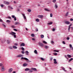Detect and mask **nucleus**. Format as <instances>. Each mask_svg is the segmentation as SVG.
I'll return each mask as SVG.
<instances>
[{
  "instance_id": "obj_1",
  "label": "nucleus",
  "mask_w": 73,
  "mask_h": 73,
  "mask_svg": "<svg viewBox=\"0 0 73 73\" xmlns=\"http://www.w3.org/2000/svg\"><path fill=\"white\" fill-rule=\"evenodd\" d=\"M11 33H10L9 34H10L11 35H13V36L14 35V37L15 38H16V33L14 32H12V31H11Z\"/></svg>"
},
{
  "instance_id": "obj_2",
  "label": "nucleus",
  "mask_w": 73,
  "mask_h": 73,
  "mask_svg": "<svg viewBox=\"0 0 73 73\" xmlns=\"http://www.w3.org/2000/svg\"><path fill=\"white\" fill-rule=\"evenodd\" d=\"M1 70L2 72L5 71L6 70L5 68L3 66L1 68Z\"/></svg>"
},
{
  "instance_id": "obj_3",
  "label": "nucleus",
  "mask_w": 73,
  "mask_h": 73,
  "mask_svg": "<svg viewBox=\"0 0 73 73\" xmlns=\"http://www.w3.org/2000/svg\"><path fill=\"white\" fill-rule=\"evenodd\" d=\"M21 60H26L27 61H28V60H29L28 58L23 57H22L21 58Z\"/></svg>"
},
{
  "instance_id": "obj_4",
  "label": "nucleus",
  "mask_w": 73,
  "mask_h": 73,
  "mask_svg": "<svg viewBox=\"0 0 73 73\" xmlns=\"http://www.w3.org/2000/svg\"><path fill=\"white\" fill-rule=\"evenodd\" d=\"M65 24H67V25H69V24H70V22L68 21H66L65 22Z\"/></svg>"
},
{
  "instance_id": "obj_5",
  "label": "nucleus",
  "mask_w": 73,
  "mask_h": 73,
  "mask_svg": "<svg viewBox=\"0 0 73 73\" xmlns=\"http://www.w3.org/2000/svg\"><path fill=\"white\" fill-rule=\"evenodd\" d=\"M38 17L39 18H41V19H42L44 17V16L42 15H38Z\"/></svg>"
},
{
  "instance_id": "obj_6",
  "label": "nucleus",
  "mask_w": 73,
  "mask_h": 73,
  "mask_svg": "<svg viewBox=\"0 0 73 73\" xmlns=\"http://www.w3.org/2000/svg\"><path fill=\"white\" fill-rule=\"evenodd\" d=\"M22 16H23V18H24L25 20H26L27 18H26V17H25V14H22Z\"/></svg>"
},
{
  "instance_id": "obj_7",
  "label": "nucleus",
  "mask_w": 73,
  "mask_h": 73,
  "mask_svg": "<svg viewBox=\"0 0 73 73\" xmlns=\"http://www.w3.org/2000/svg\"><path fill=\"white\" fill-rule=\"evenodd\" d=\"M22 16H23V18H24L25 20H26L27 18H26V17H25V14H22Z\"/></svg>"
},
{
  "instance_id": "obj_8",
  "label": "nucleus",
  "mask_w": 73,
  "mask_h": 73,
  "mask_svg": "<svg viewBox=\"0 0 73 73\" xmlns=\"http://www.w3.org/2000/svg\"><path fill=\"white\" fill-rule=\"evenodd\" d=\"M4 3H5V4L8 5L9 4V3L8 2H6L5 1H3Z\"/></svg>"
},
{
  "instance_id": "obj_9",
  "label": "nucleus",
  "mask_w": 73,
  "mask_h": 73,
  "mask_svg": "<svg viewBox=\"0 0 73 73\" xmlns=\"http://www.w3.org/2000/svg\"><path fill=\"white\" fill-rule=\"evenodd\" d=\"M38 44L40 45V46H44V44H43V43H42L41 42H39L38 43Z\"/></svg>"
},
{
  "instance_id": "obj_10",
  "label": "nucleus",
  "mask_w": 73,
  "mask_h": 73,
  "mask_svg": "<svg viewBox=\"0 0 73 73\" xmlns=\"http://www.w3.org/2000/svg\"><path fill=\"white\" fill-rule=\"evenodd\" d=\"M13 69L12 68H10L9 69V73H11V72H12V71Z\"/></svg>"
},
{
  "instance_id": "obj_11",
  "label": "nucleus",
  "mask_w": 73,
  "mask_h": 73,
  "mask_svg": "<svg viewBox=\"0 0 73 73\" xmlns=\"http://www.w3.org/2000/svg\"><path fill=\"white\" fill-rule=\"evenodd\" d=\"M22 56H23V55L21 54H19L17 56V57H19V58L22 57Z\"/></svg>"
},
{
  "instance_id": "obj_12",
  "label": "nucleus",
  "mask_w": 73,
  "mask_h": 73,
  "mask_svg": "<svg viewBox=\"0 0 73 73\" xmlns=\"http://www.w3.org/2000/svg\"><path fill=\"white\" fill-rule=\"evenodd\" d=\"M21 46H25V44L23 43L21 44Z\"/></svg>"
},
{
  "instance_id": "obj_13",
  "label": "nucleus",
  "mask_w": 73,
  "mask_h": 73,
  "mask_svg": "<svg viewBox=\"0 0 73 73\" xmlns=\"http://www.w3.org/2000/svg\"><path fill=\"white\" fill-rule=\"evenodd\" d=\"M30 69L29 68H26V69L25 70V71H28V70H29Z\"/></svg>"
},
{
  "instance_id": "obj_14",
  "label": "nucleus",
  "mask_w": 73,
  "mask_h": 73,
  "mask_svg": "<svg viewBox=\"0 0 73 73\" xmlns=\"http://www.w3.org/2000/svg\"><path fill=\"white\" fill-rule=\"evenodd\" d=\"M67 56L68 57H69V58H71V57H72V56L68 54Z\"/></svg>"
},
{
  "instance_id": "obj_15",
  "label": "nucleus",
  "mask_w": 73,
  "mask_h": 73,
  "mask_svg": "<svg viewBox=\"0 0 73 73\" xmlns=\"http://www.w3.org/2000/svg\"><path fill=\"white\" fill-rule=\"evenodd\" d=\"M32 69L33 70H34L35 71H37V69H36V68H32Z\"/></svg>"
},
{
  "instance_id": "obj_16",
  "label": "nucleus",
  "mask_w": 73,
  "mask_h": 73,
  "mask_svg": "<svg viewBox=\"0 0 73 73\" xmlns=\"http://www.w3.org/2000/svg\"><path fill=\"white\" fill-rule=\"evenodd\" d=\"M44 10L45 11H48V12H49V11H50V10H48V9H45Z\"/></svg>"
},
{
  "instance_id": "obj_17",
  "label": "nucleus",
  "mask_w": 73,
  "mask_h": 73,
  "mask_svg": "<svg viewBox=\"0 0 73 73\" xmlns=\"http://www.w3.org/2000/svg\"><path fill=\"white\" fill-rule=\"evenodd\" d=\"M15 25H17L18 24H19V22H15Z\"/></svg>"
},
{
  "instance_id": "obj_18",
  "label": "nucleus",
  "mask_w": 73,
  "mask_h": 73,
  "mask_svg": "<svg viewBox=\"0 0 73 73\" xmlns=\"http://www.w3.org/2000/svg\"><path fill=\"white\" fill-rule=\"evenodd\" d=\"M13 48H14V49H17V47L15 46H13Z\"/></svg>"
},
{
  "instance_id": "obj_19",
  "label": "nucleus",
  "mask_w": 73,
  "mask_h": 73,
  "mask_svg": "<svg viewBox=\"0 0 73 73\" xmlns=\"http://www.w3.org/2000/svg\"><path fill=\"white\" fill-rule=\"evenodd\" d=\"M23 66H27V65H27V64H23Z\"/></svg>"
},
{
  "instance_id": "obj_20",
  "label": "nucleus",
  "mask_w": 73,
  "mask_h": 73,
  "mask_svg": "<svg viewBox=\"0 0 73 73\" xmlns=\"http://www.w3.org/2000/svg\"><path fill=\"white\" fill-rule=\"evenodd\" d=\"M6 22L7 23H11V21L9 20H7L6 21Z\"/></svg>"
},
{
  "instance_id": "obj_21",
  "label": "nucleus",
  "mask_w": 73,
  "mask_h": 73,
  "mask_svg": "<svg viewBox=\"0 0 73 73\" xmlns=\"http://www.w3.org/2000/svg\"><path fill=\"white\" fill-rule=\"evenodd\" d=\"M34 52L35 53H36V54H37V50H35L34 51Z\"/></svg>"
},
{
  "instance_id": "obj_22",
  "label": "nucleus",
  "mask_w": 73,
  "mask_h": 73,
  "mask_svg": "<svg viewBox=\"0 0 73 73\" xmlns=\"http://www.w3.org/2000/svg\"><path fill=\"white\" fill-rule=\"evenodd\" d=\"M7 44H9L10 43V41L9 40H7Z\"/></svg>"
},
{
  "instance_id": "obj_23",
  "label": "nucleus",
  "mask_w": 73,
  "mask_h": 73,
  "mask_svg": "<svg viewBox=\"0 0 73 73\" xmlns=\"http://www.w3.org/2000/svg\"><path fill=\"white\" fill-rule=\"evenodd\" d=\"M73 60V58H72L70 59L69 60L68 62H70V61H72Z\"/></svg>"
},
{
  "instance_id": "obj_24",
  "label": "nucleus",
  "mask_w": 73,
  "mask_h": 73,
  "mask_svg": "<svg viewBox=\"0 0 73 73\" xmlns=\"http://www.w3.org/2000/svg\"><path fill=\"white\" fill-rule=\"evenodd\" d=\"M27 11L29 12H31V10L30 9H28L27 10Z\"/></svg>"
},
{
  "instance_id": "obj_25",
  "label": "nucleus",
  "mask_w": 73,
  "mask_h": 73,
  "mask_svg": "<svg viewBox=\"0 0 73 73\" xmlns=\"http://www.w3.org/2000/svg\"><path fill=\"white\" fill-rule=\"evenodd\" d=\"M26 53L27 55H28V53H29V52H28V51H26Z\"/></svg>"
},
{
  "instance_id": "obj_26",
  "label": "nucleus",
  "mask_w": 73,
  "mask_h": 73,
  "mask_svg": "<svg viewBox=\"0 0 73 73\" xmlns=\"http://www.w3.org/2000/svg\"><path fill=\"white\" fill-rule=\"evenodd\" d=\"M53 24L52 22H50L48 23V25H51V24Z\"/></svg>"
},
{
  "instance_id": "obj_27",
  "label": "nucleus",
  "mask_w": 73,
  "mask_h": 73,
  "mask_svg": "<svg viewBox=\"0 0 73 73\" xmlns=\"http://www.w3.org/2000/svg\"><path fill=\"white\" fill-rule=\"evenodd\" d=\"M62 70H64V71L65 72H66V70H65V69L64 68H62Z\"/></svg>"
},
{
  "instance_id": "obj_28",
  "label": "nucleus",
  "mask_w": 73,
  "mask_h": 73,
  "mask_svg": "<svg viewBox=\"0 0 73 73\" xmlns=\"http://www.w3.org/2000/svg\"><path fill=\"white\" fill-rule=\"evenodd\" d=\"M44 48H45V49H47V48H49V46H44Z\"/></svg>"
},
{
  "instance_id": "obj_29",
  "label": "nucleus",
  "mask_w": 73,
  "mask_h": 73,
  "mask_svg": "<svg viewBox=\"0 0 73 73\" xmlns=\"http://www.w3.org/2000/svg\"><path fill=\"white\" fill-rule=\"evenodd\" d=\"M11 27H12V28H15V26L14 25L11 26Z\"/></svg>"
},
{
  "instance_id": "obj_30",
  "label": "nucleus",
  "mask_w": 73,
  "mask_h": 73,
  "mask_svg": "<svg viewBox=\"0 0 73 73\" xmlns=\"http://www.w3.org/2000/svg\"><path fill=\"white\" fill-rule=\"evenodd\" d=\"M35 21H37V22H38V21H39V19H36L35 20Z\"/></svg>"
},
{
  "instance_id": "obj_31",
  "label": "nucleus",
  "mask_w": 73,
  "mask_h": 73,
  "mask_svg": "<svg viewBox=\"0 0 73 73\" xmlns=\"http://www.w3.org/2000/svg\"><path fill=\"white\" fill-rule=\"evenodd\" d=\"M44 35H41V38H44Z\"/></svg>"
},
{
  "instance_id": "obj_32",
  "label": "nucleus",
  "mask_w": 73,
  "mask_h": 73,
  "mask_svg": "<svg viewBox=\"0 0 73 73\" xmlns=\"http://www.w3.org/2000/svg\"><path fill=\"white\" fill-rule=\"evenodd\" d=\"M42 42L43 43H44V44H47V42H46L45 41H43Z\"/></svg>"
},
{
  "instance_id": "obj_33",
  "label": "nucleus",
  "mask_w": 73,
  "mask_h": 73,
  "mask_svg": "<svg viewBox=\"0 0 73 73\" xmlns=\"http://www.w3.org/2000/svg\"><path fill=\"white\" fill-rule=\"evenodd\" d=\"M68 15V12H67V13L66 14V16H67Z\"/></svg>"
},
{
  "instance_id": "obj_34",
  "label": "nucleus",
  "mask_w": 73,
  "mask_h": 73,
  "mask_svg": "<svg viewBox=\"0 0 73 73\" xmlns=\"http://www.w3.org/2000/svg\"><path fill=\"white\" fill-rule=\"evenodd\" d=\"M40 59H41V60H42V61H44V59L42 58H41Z\"/></svg>"
},
{
  "instance_id": "obj_35",
  "label": "nucleus",
  "mask_w": 73,
  "mask_h": 73,
  "mask_svg": "<svg viewBox=\"0 0 73 73\" xmlns=\"http://www.w3.org/2000/svg\"><path fill=\"white\" fill-rule=\"evenodd\" d=\"M35 31H36V32H38V29H35Z\"/></svg>"
},
{
  "instance_id": "obj_36",
  "label": "nucleus",
  "mask_w": 73,
  "mask_h": 73,
  "mask_svg": "<svg viewBox=\"0 0 73 73\" xmlns=\"http://www.w3.org/2000/svg\"><path fill=\"white\" fill-rule=\"evenodd\" d=\"M54 52H59V51H57V50H54Z\"/></svg>"
},
{
  "instance_id": "obj_37",
  "label": "nucleus",
  "mask_w": 73,
  "mask_h": 73,
  "mask_svg": "<svg viewBox=\"0 0 73 73\" xmlns=\"http://www.w3.org/2000/svg\"><path fill=\"white\" fill-rule=\"evenodd\" d=\"M54 55H55V56H57V53H54L53 54Z\"/></svg>"
},
{
  "instance_id": "obj_38",
  "label": "nucleus",
  "mask_w": 73,
  "mask_h": 73,
  "mask_svg": "<svg viewBox=\"0 0 73 73\" xmlns=\"http://www.w3.org/2000/svg\"><path fill=\"white\" fill-rule=\"evenodd\" d=\"M12 17L13 19H14V18H15V16L14 15H12Z\"/></svg>"
},
{
  "instance_id": "obj_39",
  "label": "nucleus",
  "mask_w": 73,
  "mask_h": 73,
  "mask_svg": "<svg viewBox=\"0 0 73 73\" xmlns=\"http://www.w3.org/2000/svg\"><path fill=\"white\" fill-rule=\"evenodd\" d=\"M53 16V14H52V13H51L50 14V17H52Z\"/></svg>"
},
{
  "instance_id": "obj_40",
  "label": "nucleus",
  "mask_w": 73,
  "mask_h": 73,
  "mask_svg": "<svg viewBox=\"0 0 73 73\" xmlns=\"http://www.w3.org/2000/svg\"><path fill=\"white\" fill-rule=\"evenodd\" d=\"M21 49L22 50H24V48L22 47V48H21Z\"/></svg>"
},
{
  "instance_id": "obj_41",
  "label": "nucleus",
  "mask_w": 73,
  "mask_h": 73,
  "mask_svg": "<svg viewBox=\"0 0 73 73\" xmlns=\"http://www.w3.org/2000/svg\"><path fill=\"white\" fill-rule=\"evenodd\" d=\"M69 46H70V48H72V44H70Z\"/></svg>"
},
{
  "instance_id": "obj_42",
  "label": "nucleus",
  "mask_w": 73,
  "mask_h": 73,
  "mask_svg": "<svg viewBox=\"0 0 73 73\" xmlns=\"http://www.w3.org/2000/svg\"><path fill=\"white\" fill-rule=\"evenodd\" d=\"M53 3H56V0H53Z\"/></svg>"
},
{
  "instance_id": "obj_43",
  "label": "nucleus",
  "mask_w": 73,
  "mask_h": 73,
  "mask_svg": "<svg viewBox=\"0 0 73 73\" xmlns=\"http://www.w3.org/2000/svg\"><path fill=\"white\" fill-rule=\"evenodd\" d=\"M31 36H32V37H34L35 35H34V34H31Z\"/></svg>"
},
{
  "instance_id": "obj_44",
  "label": "nucleus",
  "mask_w": 73,
  "mask_h": 73,
  "mask_svg": "<svg viewBox=\"0 0 73 73\" xmlns=\"http://www.w3.org/2000/svg\"><path fill=\"white\" fill-rule=\"evenodd\" d=\"M54 64H57V61H56L55 62H54Z\"/></svg>"
},
{
  "instance_id": "obj_45",
  "label": "nucleus",
  "mask_w": 73,
  "mask_h": 73,
  "mask_svg": "<svg viewBox=\"0 0 73 73\" xmlns=\"http://www.w3.org/2000/svg\"><path fill=\"white\" fill-rule=\"evenodd\" d=\"M0 6L1 7H4V5L3 4H1V5H0Z\"/></svg>"
},
{
  "instance_id": "obj_46",
  "label": "nucleus",
  "mask_w": 73,
  "mask_h": 73,
  "mask_svg": "<svg viewBox=\"0 0 73 73\" xmlns=\"http://www.w3.org/2000/svg\"><path fill=\"white\" fill-rule=\"evenodd\" d=\"M14 31H17V30L16 29H13Z\"/></svg>"
},
{
  "instance_id": "obj_47",
  "label": "nucleus",
  "mask_w": 73,
  "mask_h": 73,
  "mask_svg": "<svg viewBox=\"0 0 73 73\" xmlns=\"http://www.w3.org/2000/svg\"><path fill=\"white\" fill-rule=\"evenodd\" d=\"M55 7H56V8H57L58 6H57V5H55Z\"/></svg>"
},
{
  "instance_id": "obj_48",
  "label": "nucleus",
  "mask_w": 73,
  "mask_h": 73,
  "mask_svg": "<svg viewBox=\"0 0 73 73\" xmlns=\"http://www.w3.org/2000/svg\"><path fill=\"white\" fill-rule=\"evenodd\" d=\"M52 31H55V29H54V28H53L52 29Z\"/></svg>"
},
{
  "instance_id": "obj_49",
  "label": "nucleus",
  "mask_w": 73,
  "mask_h": 73,
  "mask_svg": "<svg viewBox=\"0 0 73 73\" xmlns=\"http://www.w3.org/2000/svg\"><path fill=\"white\" fill-rule=\"evenodd\" d=\"M66 39L67 40H69L70 38L69 37H68L66 38Z\"/></svg>"
},
{
  "instance_id": "obj_50",
  "label": "nucleus",
  "mask_w": 73,
  "mask_h": 73,
  "mask_svg": "<svg viewBox=\"0 0 73 73\" xmlns=\"http://www.w3.org/2000/svg\"><path fill=\"white\" fill-rule=\"evenodd\" d=\"M14 21H16V17H15V18H14Z\"/></svg>"
},
{
  "instance_id": "obj_51",
  "label": "nucleus",
  "mask_w": 73,
  "mask_h": 73,
  "mask_svg": "<svg viewBox=\"0 0 73 73\" xmlns=\"http://www.w3.org/2000/svg\"><path fill=\"white\" fill-rule=\"evenodd\" d=\"M70 21H73V19L72 18H71L70 19Z\"/></svg>"
},
{
  "instance_id": "obj_52",
  "label": "nucleus",
  "mask_w": 73,
  "mask_h": 73,
  "mask_svg": "<svg viewBox=\"0 0 73 73\" xmlns=\"http://www.w3.org/2000/svg\"><path fill=\"white\" fill-rule=\"evenodd\" d=\"M9 48L10 49H12V47H11V46H10V47H9Z\"/></svg>"
},
{
  "instance_id": "obj_53",
  "label": "nucleus",
  "mask_w": 73,
  "mask_h": 73,
  "mask_svg": "<svg viewBox=\"0 0 73 73\" xmlns=\"http://www.w3.org/2000/svg\"><path fill=\"white\" fill-rule=\"evenodd\" d=\"M0 22H3V20L0 19Z\"/></svg>"
},
{
  "instance_id": "obj_54",
  "label": "nucleus",
  "mask_w": 73,
  "mask_h": 73,
  "mask_svg": "<svg viewBox=\"0 0 73 73\" xmlns=\"http://www.w3.org/2000/svg\"><path fill=\"white\" fill-rule=\"evenodd\" d=\"M62 42L63 44H65V42L64 41H63Z\"/></svg>"
},
{
  "instance_id": "obj_55",
  "label": "nucleus",
  "mask_w": 73,
  "mask_h": 73,
  "mask_svg": "<svg viewBox=\"0 0 73 73\" xmlns=\"http://www.w3.org/2000/svg\"><path fill=\"white\" fill-rule=\"evenodd\" d=\"M3 27H5H5H6V26H5V25L3 24Z\"/></svg>"
},
{
  "instance_id": "obj_56",
  "label": "nucleus",
  "mask_w": 73,
  "mask_h": 73,
  "mask_svg": "<svg viewBox=\"0 0 73 73\" xmlns=\"http://www.w3.org/2000/svg\"><path fill=\"white\" fill-rule=\"evenodd\" d=\"M21 53H22L23 54H24V52L23 51H21Z\"/></svg>"
},
{
  "instance_id": "obj_57",
  "label": "nucleus",
  "mask_w": 73,
  "mask_h": 73,
  "mask_svg": "<svg viewBox=\"0 0 73 73\" xmlns=\"http://www.w3.org/2000/svg\"><path fill=\"white\" fill-rule=\"evenodd\" d=\"M53 60H54V62L56 61V59H54Z\"/></svg>"
},
{
  "instance_id": "obj_58",
  "label": "nucleus",
  "mask_w": 73,
  "mask_h": 73,
  "mask_svg": "<svg viewBox=\"0 0 73 73\" xmlns=\"http://www.w3.org/2000/svg\"><path fill=\"white\" fill-rule=\"evenodd\" d=\"M70 28H68V32H69V31H70Z\"/></svg>"
},
{
  "instance_id": "obj_59",
  "label": "nucleus",
  "mask_w": 73,
  "mask_h": 73,
  "mask_svg": "<svg viewBox=\"0 0 73 73\" xmlns=\"http://www.w3.org/2000/svg\"><path fill=\"white\" fill-rule=\"evenodd\" d=\"M14 45L15 46H16V45H18V44H17V43H15V44Z\"/></svg>"
},
{
  "instance_id": "obj_60",
  "label": "nucleus",
  "mask_w": 73,
  "mask_h": 73,
  "mask_svg": "<svg viewBox=\"0 0 73 73\" xmlns=\"http://www.w3.org/2000/svg\"><path fill=\"white\" fill-rule=\"evenodd\" d=\"M2 65H3V64H2L1 63H0V66H2Z\"/></svg>"
},
{
  "instance_id": "obj_61",
  "label": "nucleus",
  "mask_w": 73,
  "mask_h": 73,
  "mask_svg": "<svg viewBox=\"0 0 73 73\" xmlns=\"http://www.w3.org/2000/svg\"><path fill=\"white\" fill-rule=\"evenodd\" d=\"M35 40V38H32V40Z\"/></svg>"
},
{
  "instance_id": "obj_62",
  "label": "nucleus",
  "mask_w": 73,
  "mask_h": 73,
  "mask_svg": "<svg viewBox=\"0 0 73 73\" xmlns=\"http://www.w3.org/2000/svg\"><path fill=\"white\" fill-rule=\"evenodd\" d=\"M8 18H9V19H11V17H8Z\"/></svg>"
},
{
  "instance_id": "obj_63",
  "label": "nucleus",
  "mask_w": 73,
  "mask_h": 73,
  "mask_svg": "<svg viewBox=\"0 0 73 73\" xmlns=\"http://www.w3.org/2000/svg\"><path fill=\"white\" fill-rule=\"evenodd\" d=\"M30 72H32V70H29Z\"/></svg>"
},
{
  "instance_id": "obj_64",
  "label": "nucleus",
  "mask_w": 73,
  "mask_h": 73,
  "mask_svg": "<svg viewBox=\"0 0 73 73\" xmlns=\"http://www.w3.org/2000/svg\"><path fill=\"white\" fill-rule=\"evenodd\" d=\"M10 8H11V9H13V7H10Z\"/></svg>"
}]
</instances>
